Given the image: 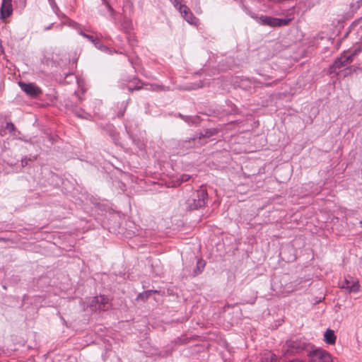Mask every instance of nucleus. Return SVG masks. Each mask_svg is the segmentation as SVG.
<instances>
[{"label":"nucleus","mask_w":362,"mask_h":362,"mask_svg":"<svg viewBox=\"0 0 362 362\" xmlns=\"http://www.w3.org/2000/svg\"><path fill=\"white\" fill-rule=\"evenodd\" d=\"M123 115H124V112H122V113L119 114V117H122V116H123Z\"/></svg>","instance_id":"f704fd0d"},{"label":"nucleus","mask_w":362,"mask_h":362,"mask_svg":"<svg viewBox=\"0 0 362 362\" xmlns=\"http://www.w3.org/2000/svg\"><path fill=\"white\" fill-rule=\"evenodd\" d=\"M288 362H304V361H302V360H300V359L296 358V359L291 360V361H289Z\"/></svg>","instance_id":"c756f323"},{"label":"nucleus","mask_w":362,"mask_h":362,"mask_svg":"<svg viewBox=\"0 0 362 362\" xmlns=\"http://www.w3.org/2000/svg\"><path fill=\"white\" fill-rule=\"evenodd\" d=\"M176 343H182V339H177V340L176 341Z\"/></svg>","instance_id":"473e14b6"},{"label":"nucleus","mask_w":362,"mask_h":362,"mask_svg":"<svg viewBox=\"0 0 362 362\" xmlns=\"http://www.w3.org/2000/svg\"><path fill=\"white\" fill-rule=\"evenodd\" d=\"M132 83H134L135 85L134 86H129L128 90L132 92L134 90H138L143 88V86H148V84L144 83L141 80H139L137 78H134ZM150 88H146V89H151V90H158L159 88L158 85H153L151 84L149 85Z\"/></svg>","instance_id":"9b49d317"},{"label":"nucleus","mask_w":362,"mask_h":362,"mask_svg":"<svg viewBox=\"0 0 362 362\" xmlns=\"http://www.w3.org/2000/svg\"><path fill=\"white\" fill-rule=\"evenodd\" d=\"M216 134V130L214 129H206L204 131V134H202V136L204 137H211Z\"/></svg>","instance_id":"4be33fe9"},{"label":"nucleus","mask_w":362,"mask_h":362,"mask_svg":"<svg viewBox=\"0 0 362 362\" xmlns=\"http://www.w3.org/2000/svg\"><path fill=\"white\" fill-rule=\"evenodd\" d=\"M109 299L103 295L90 298L88 301V306L91 310H105L108 308Z\"/></svg>","instance_id":"423d86ee"},{"label":"nucleus","mask_w":362,"mask_h":362,"mask_svg":"<svg viewBox=\"0 0 362 362\" xmlns=\"http://www.w3.org/2000/svg\"><path fill=\"white\" fill-rule=\"evenodd\" d=\"M93 45H95V47L101 50L102 52H110V54H112V51L110 49L109 47H107V46L103 45L101 43V42L97 39L95 42L93 43Z\"/></svg>","instance_id":"dca6fc26"},{"label":"nucleus","mask_w":362,"mask_h":362,"mask_svg":"<svg viewBox=\"0 0 362 362\" xmlns=\"http://www.w3.org/2000/svg\"><path fill=\"white\" fill-rule=\"evenodd\" d=\"M79 34L83 36V37L88 39L89 41H90L93 44L95 42V41L98 39L94 37L93 35H90L88 34H86L85 33L80 31Z\"/></svg>","instance_id":"b1692460"},{"label":"nucleus","mask_w":362,"mask_h":362,"mask_svg":"<svg viewBox=\"0 0 362 362\" xmlns=\"http://www.w3.org/2000/svg\"><path fill=\"white\" fill-rule=\"evenodd\" d=\"M336 335L332 329H327L324 334V340L327 344H334L336 342Z\"/></svg>","instance_id":"ddd939ff"},{"label":"nucleus","mask_w":362,"mask_h":362,"mask_svg":"<svg viewBox=\"0 0 362 362\" xmlns=\"http://www.w3.org/2000/svg\"><path fill=\"white\" fill-rule=\"evenodd\" d=\"M74 25H75L76 28L77 26H78V23H74Z\"/></svg>","instance_id":"72a5a7b5"},{"label":"nucleus","mask_w":362,"mask_h":362,"mask_svg":"<svg viewBox=\"0 0 362 362\" xmlns=\"http://www.w3.org/2000/svg\"><path fill=\"white\" fill-rule=\"evenodd\" d=\"M262 362H275L276 361V356L272 353L264 354L261 359Z\"/></svg>","instance_id":"f3484780"},{"label":"nucleus","mask_w":362,"mask_h":362,"mask_svg":"<svg viewBox=\"0 0 362 362\" xmlns=\"http://www.w3.org/2000/svg\"><path fill=\"white\" fill-rule=\"evenodd\" d=\"M13 12L12 1L3 0L1 6L0 8V17L1 19H5L9 17Z\"/></svg>","instance_id":"9d476101"},{"label":"nucleus","mask_w":362,"mask_h":362,"mask_svg":"<svg viewBox=\"0 0 362 362\" xmlns=\"http://www.w3.org/2000/svg\"><path fill=\"white\" fill-rule=\"evenodd\" d=\"M191 176L189 175H187V174H183L182 175L179 180L181 182H187L188 180H189Z\"/></svg>","instance_id":"a878e982"},{"label":"nucleus","mask_w":362,"mask_h":362,"mask_svg":"<svg viewBox=\"0 0 362 362\" xmlns=\"http://www.w3.org/2000/svg\"><path fill=\"white\" fill-rule=\"evenodd\" d=\"M21 163H22L23 166H25V165H26L28 164V159H27L26 157H25L24 158H23L21 160Z\"/></svg>","instance_id":"cd10ccee"},{"label":"nucleus","mask_w":362,"mask_h":362,"mask_svg":"<svg viewBox=\"0 0 362 362\" xmlns=\"http://www.w3.org/2000/svg\"><path fill=\"white\" fill-rule=\"evenodd\" d=\"M174 7L180 12L182 17L189 24L195 25L197 19L194 16L190 9L184 4H182V0H169Z\"/></svg>","instance_id":"39448f33"},{"label":"nucleus","mask_w":362,"mask_h":362,"mask_svg":"<svg viewBox=\"0 0 362 362\" xmlns=\"http://www.w3.org/2000/svg\"><path fill=\"white\" fill-rule=\"evenodd\" d=\"M193 142H194V139L185 140V141L180 142L179 146H180L183 148H185L186 149H189V148H192Z\"/></svg>","instance_id":"6ab92c4d"},{"label":"nucleus","mask_w":362,"mask_h":362,"mask_svg":"<svg viewBox=\"0 0 362 362\" xmlns=\"http://www.w3.org/2000/svg\"><path fill=\"white\" fill-rule=\"evenodd\" d=\"M118 24L119 25L120 29L125 33H130V32L134 29L132 20L127 16L122 17Z\"/></svg>","instance_id":"f8f14e48"},{"label":"nucleus","mask_w":362,"mask_h":362,"mask_svg":"<svg viewBox=\"0 0 362 362\" xmlns=\"http://www.w3.org/2000/svg\"><path fill=\"white\" fill-rule=\"evenodd\" d=\"M310 348H313V345L303 338L287 340L284 346L285 354L288 355L300 354L303 351H308Z\"/></svg>","instance_id":"7ed1b4c3"},{"label":"nucleus","mask_w":362,"mask_h":362,"mask_svg":"<svg viewBox=\"0 0 362 362\" xmlns=\"http://www.w3.org/2000/svg\"><path fill=\"white\" fill-rule=\"evenodd\" d=\"M48 1H49V4L52 9L53 10V11L57 15H59V13L60 12V10H59L58 6L57 5V4L55 2V0H48Z\"/></svg>","instance_id":"aec40b11"},{"label":"nucleus","mask_w":362,"mask_h":362,"mask_svg":"<svg viewBox=\"0 0 362 362\" xmlns=\"http://www.w3.org/2000/svg\"><path fill=\"white\" fill-rule=\"evenodd\" d=\"M153 293H158V291L156 290H148V291H144L142 293H140L137 297H136V300H143V301H145L146 300L151 296Z\"/></svg>","instance_id":"2eb2a0df"},{"label":"nucleus","mask_w":362,"mask_h":362,"mask_svg":"<svg viewBox=\"0 0 362 362\" xmlns=\"http://www.w3.org/2000/svg\"><path fill=\"white\" fill-rule=\"evenodd\" d=\"M24 1H25L26 0H24Z\"/></svg>","instance_id":"c9c22d12"},{"label":"nucleus","mask_w":362,"mask_h":362,"mask_svg":"<svg viewBox=\"0 0 362 362\" xmlns=\"http://www.w3.org/2000/svg\"><path fill=\"white\" fill-rule=\"evenodd\" d=\"M264 6V7L266 8L264 9V11H272V6L270 5V4H263Z\"/></svg>","instance_id":"bb28decb"},{"label":"nucleus","mask_w":362,"mask_h":362,"mask_svg":"<svg viewBox=\"0 0 362 362\" xmlns=\"http://www.w3.org/2000/svg\"><path fill=\"white\" fill-rule=\"evenodd\" d=\"M359 52L360 50L356 49L350 54L348 52H344L343 54L339 57L337 58L334 63L329 66L328 70L329 74H335L339 77H346L348 75L355 72L356 69L354 66H347L343 70L340 69L351 63Z\"/></svg>","instance_id":"f257e3e1"},{"label":"nucleus","mask_w":362,"mask_h":362,"mask_svg":"<svg viewBox=\"0 0 362 362\" xmlns=\"http://www.w3.org/2000/svg\"><path fill=\"white\" fill-rule=\"evenodd\" d=\"M78 98V100L81 102L83 100V98L81 95H77Z\"/></svg>","instance_id":"7c9ffc66"},{"label":"nucleus","mask_w":362,"mask_h":362,"mask_svg":"<svg viewBox=\"0 0 362 362\" xmlns=\"http://www.w3.org/2000/svg\"><path fill=\"white\" fill-rule=\"evenodd\" d=\"M18 85L22 90L30 97L36 98L42 93L40 88L34 83L20 81Z\"/></svg>","instance_id":"1a4fd4ad"},{"label":"nucleus","mask_w":362,"mask_h":362,"mask_svg":"<svg viewBox=\"0 0 362 362\" xmlns=\"http://www.w3.org/2000/svg\"><path fill=\"white\" fill-rule=\"evenodd\" d=\"M52 25H53V24L52 23V24H50L49 26L46 27V28H45V30H49V29H50V28H52Z\"/></svg>","instance_id":"2f4dec72"},{"label":"nucleus","mask_w":362,"mask_h":362,"mask_svg":"<svg viewBox=\"0 0 362 362\" xmlns=\"http://www.w3.org/2000/svg\"><path fill=\"white\" fill-rule=\"evenodd\" d=\"M104 6H105V8H107V10L108 11V12L110 13V16L115 19V10L113 9V8L108 4V2L107 1H104Z\"/></svg>","instance_id":"412c9836"},{"label":"nucleus","mask_w":362,"mask_h":362,"mask_svg":"<svg viewBox=\"0 0 362 362\" xmlns=\"http://www.w3.org/2000/svg\"><path fill=\"white\" fill-rule=\"evenodd\" d=\"M208 199V193L203 186L197 190L190 198L187 200V207L189 210H197L204 207Z\"/></svg>","instance_id":"20e7f679"},{"label":"nucleus","mask_w":362,"mask_h":362,"mask_svg":"<svg viewBox=\"0 0 362 362\" xmlns=\"http://www.w3.org/2000/svg\"><path fill=\"white\" fill-rule=\"evenodd\" d=\"M72 111L78 117H80L82 119H91V115L83 109H79L76 107L73 108Z\"/></svg>","instance_id":"4468645a"},{"label":"nucleus","mask_w":362,"mask_h":362,"mask_svg":"<svg viewBox=\"0 0 362 362\" xmlns=\"http://www.w3.org/2000/svg\"><path fill=\"white\" fill-rule=\"evenodd\" d=\"M309 357L313 362H332L330 354L322 349H315L310 351Z\"/></svg>","instance_id":"0eeeda50"},{"label":"nucleus","mask_w":362,"mask_h":362,"mask_svg":"<svg viewBox=\"0 0 362 362\" xmlns=\"http://www.w3.org/2000/svg\"><path fill=\"white\" fill-rule=\"evenodd\" d=\"M339 285L341 288L345 289L349 293H357L360 290L358 281L351 276H346L339 283Z\"/></svg>","instance_id":"6e6552de"},{"label":"nucleus","mask_w":362,"mask_h":362,"mask_svg":"<svg viewBox=\"0 0 362 362\" xmlns=\"http://www.w3.org/2000/svg\"><path fill=\"white\" fill-rule=\"evenodd\" d=\"M243 10L252 18L255 19L258 23L262 25H268L270 27H283L288 25L289 23L293 19L292 14H286V18H278L268 16H258L256 13L251 11L246 6H242Z\"/></svg>","instance_id":"f03ea898"},{"label":"nucleus","mask_w":362,"mask_h":362,"mask_svg":"<svg viewBox=\"0 0 362 362\" xmlns=\"http://www.w3.org/2000/svg\"><path fill=\"white\" fill-rule=\"evenodd\" d=\"M273 13L275 15H284V10H281L280 12L279 11H273Z\"/></svg>","instance_id":"c85d7f7f"},{"label":"nucleus","mask_w":362,"mask_h":362,"mask_svg":"<svg viewBox=\"0 0 362 362\" xmlns=\"http://www.w3.org/2000/svg\"><path fill=\"white\" fill-rule=\"evenodd\" d=\"M205 265V262L202 259H199L197 262L196 269H194V275L200 274L203 271Z\"/></svg>","instance_id":"a211bd4d"},{"label":"nucleus","mask_w":362,"mask_h":362,"mask_svg":"<svg viewBox=\"0 0 362 362\" xmlns=\"http://www.w3.org/2000/svg\"><path fill=\"white\" fill-rule=\"evenodd\" d=\"M352 25L353 27L357 28L358 30H362V17L355 21Z\"/></svg>","instance_id":"5701e85b"},{"label":"nucleus","mask_w":362,"mask_h":362,"mask_svg":"<svg viewBox=\"0 0 362 362\" xmlns=\"http://www.w3.org/2000/svg\"><path fill=\"white\" fill-rule=\"evenodd\" d=\"M6 129L11 133L16 130V127L12 122H7Z\"/></svg>","instance_id":"393cba45"}]
</instances>
